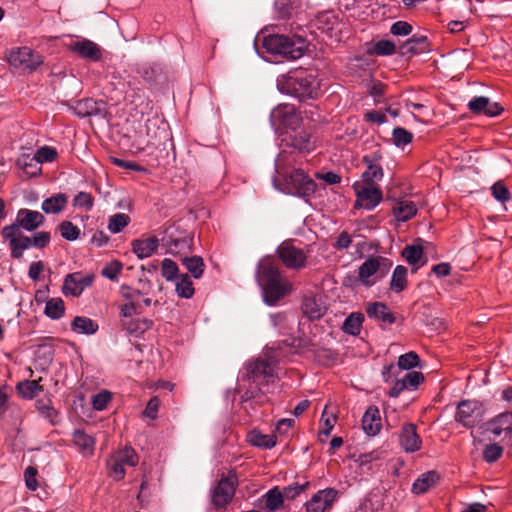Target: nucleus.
I'll use <instances>...</instances> for the list:
<instances>
[{
  "label": "nucleus",
  "mask_w": 512,
  "mask_h": 512,
  "mask_svg": "<svg viewBox=\"0 0 512 512\" xmlns=\"http://www.w3.org/2000/svg\"><path fill=\"white\" fill-rule=\"evenodd\" d=\"M256 278L262 288L266 304L273 306L293 291V284L281 275L279 267L272 257L261 259L257 266Z\"/></svg>",
  "instance_id": "obj_1"
},
{
  "label": "nucleus",
  "mask_w": 512,
  "mask_h": 512,
  "mask_svg": "<svg viewBox=\"0 0 512 512\" xmlns=\"http://www.w3.org/2000/svg\"><path fill=\"white\" fill-rule=\"evenodd\" d=\"M275 363L272 360H255L246 367V374L242 376L239 390L245 388L241 396L242 402L263 403L267 400L261 387L274 382Z\"/></svg>",
  "instance_id": "obj_2"
},
{
  "label": "nucleus",
  "mask_w": 512,
  "mask_h": 512,
  "mask_svg": "<svg viewBox=\"0 0 512 512\" xmlns=\"http://www.w3.org/2000/svg\"><path fill=\"white\" fill-rule=\"evenodd\" d=\"M282 92L299 99L316 98L319 93V82L306 70H296L284 76L278 83Z\"/></svg>",
  "instance_id": "obj_3"
},
{
  "label": "nucleus",
  "mask_w": 512,
  "mask_h": 512,
  "mask_svg": "<svg viewBox=\"0 0 512 512\" xmlns=\"http://www.w3.org/2000/svg\"><path fill=\"white\" fill-rule=\"evenodd\" d=\"M263 47L272 55H278L288 60H297L304 55L307 41L296 35L290 37L272 34L264 37Z\"/></svg>",
  "instance_id": "obj_4"
},
{
  "label": "nucleus",
  "mask_w": 512,
  "mask_h": 512,
  "mask_svg": "<svg viewBox=\"0 0 512 512\" xmlns=\"http://www.w3.org/2000/svg\"><path fill=\"white\" fill-rule=\"evenodd\" d=\"M392 261L383 256H370L358 268V279L367 287L384 278L392 267Z\"/></svg>",
  "instance_id": "obj_5"
},
{
  "label": "nucleus",
  "mask_w": 512,
  "mask_h": 512,
  "mask_svg": "<svg viewBox=\"0 0 512 512\" xmlns=\"http://www.w3.org/2000/svg\"><path fill=\"white\" fill-rule=\"evenodd\" d=\"M7 60L12 67L28 71L36 70L43 63L42 56L28 47L11 49Z\"/></svg>",
  "instance_id": "obj_6"
},
{
  "label": "nucleus",
  "mask_w": 512,
  "mask_h": 512,
  "mask_svg": "<svg viewBox=\"0 0 512 512\" xmlns=\"http://www.w3.org/2000/svg\"><path fill=\"white\" fill-rule=\"evenodd\" d=\"M237 484L234 471H230L227 476L222 477L211 492L213 505L217 508L227 505L235 494Z\"/></svg>",
  "instance_id": "obj_7"
},
{
  "label": "nucleus",
  "mask_w": 512,
  "mask_h": 512,
  "mask_svg": "<svg viewBox=\"0 0 512 512\" xmlns=\"http://www.w3.org/2000/svg\"><path fill=\"white\" fill-rule=\"evenodd\" d=\"M1 235L3 240L8 242L11 257L14 259L22 258L24 251L32 246L31 238L24 235L15 226H4Z\"/></svg>",
  "instance_id": "obj_8"
},
{
  "label": "nucleus",
  "mask_w": 512,
  "mask_h": 512,
  "mask_svg": "<svg viewBox=\"0 0 512 512\" xmlns=\"http://www.w3.org/2000/svg\"><path fill=\"white\" fill-rule=\"evenodd\" d=\"M277 254L289 269L300 270L306 266V253L301 248L294 246L291 241L282 242L277 248Z\"/></svg>",
  "instance_id": "obj_9"
},
{
  "label": "nucleus",
  "mask_w": 512,
  "mask_h": 512,
  "mask_svg": "<svg viewBox=\"0 0 512 512\" xmlns=\"http://www.w3.org/2000/svg\"><path fill=\"white\" fill-rule=\"evenodd\" d=\"M284 191L291 195L306 196L314 192V181L301 169H295L285 180Z\"/></svg>",
  "instance_id": "obj_10"
},
{
  "label": "nucleus",
  "mask_w": 512,
  "mask_h": 512,
  "mask_svg": "<svg viewBox=\"0 0 512 512\" xmlns=\"http://www.w3.org/2000/svg\"><path fill=\"white\" fill-rule=\"evenodd\" d=\"M270 118L274 126H283L290 129H295L301 122L300 114L292 104L278 105L272 110Z\"/></svg>",
  "instance_id": "obj_11"
},
{
  "label": "nucleus",
  "mask_w": 512,
  "mask_h": 512,
  "mask_svg": "<svg viewBox=\"0 0 512 512\" xmlns=\"http://www.w3.org/2000/svg\"><path fill=\"white\" fill-rule=\"evenodd\" d=\"M481 420L478 402L463 400L457 405L455 421L466 428L474 427Z\"/></svg>",
  "instance_id": "obj_12"
},
{
  "label": "nucleus",
  "mask_w": 512,
  "mask_h": 512,
  "mask_svg": "<svg viewBox=\"0 0 512 512\" xmlns=\"http://www.w3.org/2000/svg\"><path fill=\"white\" fill-rule=\"evenodd\" d=\"M44 222L45 217L39 211L22 208L18 210L16 219L10 226H15L20 231L32 232L41 227Z\"/></svg>",
  "instance_id": "obj_13"
},
{
  "label": "nucleus",
  "mask_w": 512,
  "mask_h": 512,
  "mask_svg": "<svg viewBox=\"0 0 512 512\" xmlns=\"http://www.w3.org/2000/svg\"><path fill=\"white\" fill-rule=\"evenodd\" d=\"M68 49L77 54L80 58L91 62H98L102 59L101 47L89 39H78L68 44Z\"/></svg>",
  "instance_id": "obj_14"
},
{
  "label": "nucleus",
  "mask_w": 512,
  "mask_h": 512,
  "mask_svg": "<svg viewBox=\"0 0 512 512\" xmlns=\"http://www.w3.org/2000/svg\"><path fill=\"white\" fill-rule=\"evenodd\" d=\"M356 202L354 207L366 210L374 209L383 198L382 191L374 185H365L356 190Z\"/></svg>",
  "instance_id": "obj_15"
},
{
  "label": "nucleus",
  "mask_w": 512,
  "mask_h": 512,
  "mask_svg": "<svg viewBox=\"0 0 512 512\" xmlns=\"http://www.w3.org/2000/svg\"><path fill=\"white\" fill-rule=\"evenodd\" d=\"M337 496L338 491L334 488H326L318 491L306 503V512H325L332 507Z\"/></svg>",
  "instance_id": "obj_16"
},
{
  "label": "nucleus",
  "mask_w": 512,
  "mask_h": 512,
  "mask_svg": "<svg viewBox=\"0 0 512 512\" xmlns=\"http://www.w3.org/2000/svg\"><path fill=\"white\" fill-rule=\"evenodd\" d=\"M93 282V276H82L80 273L68 274L62 286V292L68 296H79L85 288L89 287Z\"/></svg>",
  "instance_id": "obj_17"
},
{
  "label": "nucleus",
  "mask_w": 512,
  "mask_h": 512,
  "mask_svg": "<svg viewBox=\"0 0 512 512\" xmlns=\"http://www.w3.org/2000/svg\"><path fill=\"white\" fill-rule=\"evenodd\" d=\"M470 112L474 114H484L489 117L498 116L503 108L497 102H491L488 97H473L467 104Z\"/></svg>",
  "instance_id": "obj_18"
},
{
  "label": "nucleus",
  "mask_w": 512,
  "mask_h": 512,
  "mask_svg": "<svg viewBox=\"0 0 512 512\" xmlns=\"http://www.w3.org/2000/svg\"><path fill=\"white\" fill-rule=\"evenodd\" d=\"M380 159L381 155L378 152L363 157V162L367 165V169L363 172L362 178L366 185H373L383 178V169L378 163Z\"/></svg>",
  "instance_id": "obj_19"
},
{
  "label": "nucleus",
  "mask_w": 512,
  "mask_h": 512,
  "mask_svg": "<svg viewBox=\"0 0 512 512\" xmlns=\"http://www.w3.org/2000/svg\"><path fill=\"white\" fill-rule=\"evenodd\" d=\"M71 108L74 114L80 118L102 116L106 112L105 103L103 101H96L91 98L81 99Z\"/></svg>",
  "instance_id": "obj_20"
},
{
  "label": "nucleus",
  "mask_w": 512,
  "mask_h": 512,
  "mask_svg": "<svg viewBox=\"0 0 512 512\" xmlns=\"http://www.w3.org/2000/svg\"><path fill=\"white\" fill-rule=\"evenodd\" d=\"M367 316L378 322L381 326L391 325L395 322V317L388 306L383 302H373L366 307Z\"/></svg>",
  "instance_id": "obj_21"
},
{
  "label": "nucleus",
  "mask_w": 512,
  "mask_h": 512,
  "mask_svg": "<svg viewBox=\"0 0 512 512\" xmlns=\"http://www.w3.org/2000/svg\"><path fill=\"white\" fill-rule=\"evenodd\" d=\"M422 441L412 423L403 426L400 434V445L405 452H415L421 448Z\"/></svg>",
  "instance_id": "obj_22"
},
{
  "label": "nucleus",
  "mask_w": 512,
  "mask_h": 512,
  "mask_svg": "<svg viewBox=\"0 0 512 512\" xmlns=\"http://www.w3.org/2000/svg\"><path fill=\"white\" fill-rule=\"evenodd\" d=\"M382 427L380 411L376 406H369L362 417V428L368 436L377 435Z\"/></svg>",
  "instance_id": "obj_23"
},
{
  "label": "nucleus",
  "mask_w": 512,
  "mask_h": 512,
  "mask_svg": "<svg viewBox=\"0 0 512 512\" xmlns=\"http://www.w3.org/2000/svg\"><path fill=\"white\" fill-rule=\"evenodd\" d=\"M72 436L74 446L82 456L90 457L94 454L96 444L94 437L81 429H76Z\"/></svg>",
  "instance_id": "obj_24"
},
{
  "label": "nucleus",
  "mask_w": 512,
  "mask_h": 512,
  "mask_svg": "<svg viewBox=\"0 0 512 512\" xmlns=\"http://www.w3.org/2000/svg\"><path fill=\"white\" fill-rule=\"evenodd\" d=\"M487 430L498 437L503 432L509 434L512 431V412H503L495 416L487 423Z\"/></svg>",
  "instance_id": "obj_25"
},
{
  "label": "nucleus",
  "mask_w": 512,
  "mask_h": 512,
  "mask_svg": "<svg viewBox=\"0 0 512 512\" xmlns=\"http://www.w3.org/2000/svg\"><path fill=\"white\" fill-rule=\"evenodd\" d=\"M295 150L306 153L315 148V138L306 130L289 135V143Z\"/></svg>",
  "instance_id": "obj_26"
},
{
  "label": "nucleus",
  "mask_w": 512,
  "mask_h": 512,
  "mask_svg": "<svg viewBox=\"0 0 512 512\" xmlns=\"http://www.w3.org/2000/svg\"><path fill=\"white\" fill-rule=\"evenodd\" d=\"M406 262L413 267V272L426 263L423 248L420 244L406 245L401 252Z\"/></svg>",
  "instance_id": "obj_27"
},
{
  "label": "nucleus",
  "mask_w": 512,
  "mask_h": 512,
  "mask_svg": "<svg viewBox=\"0 0 512 512\" xmlns=\"http://www.w3.org/2000/svg\"><path fill=\"white\" fill-rule=\"evenodd\" d=\"M159 241L156 236H151L146 239H136L132 241V250L138 258H147L157 250Z\"/></svg>",
  "instance_id": "obj_28"
},
{
  "label": "nucleus",
  "mask_w": 512,
  "mask_h": 512,
  "mask_svg": "<svg viewBox=\"0 0 512 512\" xmlns=\"http://www.w3.org/2000/svg\"><path fill=\"white\" fill-rule=\"evenodd\" d=\"M68 204V196L65 193H56L43 200L41 209L45 214H59Z\"/></svg>",
  "instance_id": "obj_29"
},
{
  "label": "nucleus",
  "mask_w": 512,
  "mask_h": 512,
  "mask_svg": "<svg viewBox=\"0 0 512 512\" xmlns=\"http://www.w3.org/2000/svg\"><path fill=\"white\" fill-rule=\"evenodd\" d=\"M316 27L330 37L334 36V31L338 30L340 25L338 17L331 11L320 13L315 20Z\"/></svg>",
  "instance_id": "obj_30"
},
{
  "label": "nucleus",
  "mask_w": 512,
  "mask_h": 512,
  "mask_svg": "<svg viewBox=\"0 0 512 512\" xmlns=\"http://www.w3.org/2000/svg\"><path fill=\"white\" fill-rule=\"evenodd\" d=\"M417 213L416 204L407 199L398 200L393 206V215L397 221L406 222Z\"/></svg>",
  "instance_id": "obj_31"
},
{
  "label": "nucleus",
  "mask_w": 512,
  "mask_h": 512,
  "mask_svg": "<svg viewBox=\"0 0 512 512\" xmlns=\"http://www.w3.org/2000/svg\"><path fill=\"white\" fill-rule=\"evenodd\" d=\"M71 329L77 334L93 335L98 331L99 325L91 318L76 316L71 322Z\"/></svg>",
  "instance_id": "obj_32"
},
{
  "label": "nucleus",
  "mask_w": 512,
  "mask_h": 512,
  "mask_svg": "<svg viewBox=\"0 0 512 512\" xmlns=\"http://www.w3.org/2000/svg\"><path fill=\"white\" fill-rule=\"evenodd\" d=\"M439 475L435 471H429L418 477L413 485L412 492L420 495L426 493L438 481Z\"/></svg>",
  "instance_id": "obj_33"
},
{
  "label": "nucleus",
  "mask_w": 512,
  "mask_h": 512,
  "mask_svg": "<svg viewBox=\"0 0 512 512\" xmlns=\"http://www.w3.org/2000/svg\"><path fill=\"white\" fill-rule=\"evenodd\" d=\"M284 498L282 491L274 487L264 495V508L269 512H276L282 507Z\"/></svg>",
  "instance_id": "obj_34"
},
{
  "label": "nucleus",
  "mask_w": 512,
  "mask_h": 512,
  "mask_svg": "<svg viewBox=\"0 0 512 512\" xmlns=\"http://www.w3.org/2000/svg\"><path fill=\"white\" fill-rule=\"evenodd\" d=\"M408 270L403 265H397L392 273L390 289L395 293L402 292L407 287Z\"/></svg>",
  "instance_id": "obj_35"
},
{
  "label": "nucleus",
  "mask_w": 512,
  "mask_h": 512,
  "mask_svg": "<svg viewBox=\"0 0 512 512\" xmlns=\"http://www.w3.org/2000/svg\"><path fill=\"white\" fill-rule=\"evenodd\" d=\"M39 380H25L17 385L19 395L25 399H32L43 391V386L39 384Z\"/></svg>",
  "instance_id": "obj_36"
},
{
  "label": "nucleus",
  "mask_w": 512,
  "mask_h": 512,
  "mask_svg": "<svg viewBox=\"0 0 512 512\" xmlns=\"http://www.w3.org/2000/svg\"><path fill=\"white\" fill-rule=\"evenodd\" d=\"M249 442L256 447L271 449L276 445V436L254 430L249 434Z\"/></svg>",
  "instance_id": "obj_37"
},
{
  "label": "nucleus",
  "mask_w": 512,
  "mask_h": 512,
  "mask_svg": "<svg viewBox=\"0 0 512 512\" xmlns=\"http://www.w3.org/2000/svg\"><path fill=\"white\" fill-rule=\"evenodd\" d=\"M427 38L425 36H412L401 46L403 54H419L426 50Z\"/></svg>",
  "instance_id": "obj_38"
},
{
  "label": "nucleus",
  "mask_w": 512,
  "mask_h": 512,
  "mask_svg": "<svg viewBox=\"0 0 512 512\" xmlns=\"http://www.w3.org/2000/svg\"><path fill=\"white\" fill-rule=\"evenodd\" d=\"M364 315L360 312L351 313L344 321L343 331L350 335H358L361 331Z\"/></svg>",
  "instance_id": "obj_39"
},
{
  "label": "nucleus",
  "mask_w": 512,
  "mask_h": 512,
  "mask_svg": "<svg viewBox=\"0 0 512 512\" xmlns=\"http://www.w3.org/2000/svg\"><path fill=\"white\" fill-rule=\"evenodd\" d=\"M44 313L47 317L58 320L65 314V305L61 298H51L46 302Z\"/></svg>",
  "instance_id": "obj_40"
},
{
  "label": "nucleus",
  "mask_w": 512,
  "mask_h": 512,
  "mask_svg": "<svg viewBox=\"0 0 512 512\" xmlns=\"http://www.w3.org/2000/svg\"><path fill=\"white\" fill-rule=\"evenodd\" d=\"M176 281V293L181 298L189 299L194 293L193 282L187 274H182Z\"/></svg>",
  "instance_id": "obj_41"
},
{
  "label": "nucleus",
  "mask_w": 512,
  "mask_h": 512,
  "mask_svg": "<svg viewBox=\"0 0 512 512\" xmlns=\"http://www.w3.org/2000/svg\"><path fill=\"white\" fill-rule=\"evenodd\" d=\"M181 261L194 278L202 276L205 265L200 256L184 257Z\"/></svg>",
  "instance_id": "obj_42"
},
{
  "label": "nucleus",
  "mask_w": 512,
  "mask_h": 512,
  "mask_svg": "<svg viewBox=\"0 0 512 512\" xmlns=\"http://www.w3.org/2000/svg\"><path fill=\"white\" fill-rule=\"evenodd\" d=\"M302 310L309 319H319L323 313L324 308L321 304L317 303L315 298H305L302 304Z\"/></svg>",
  "instance_id": "obj_43"
},
{
  "label": "nucleus",
  "mask_w": 512,
  "mask_h": 512,
  "mask_svg": "<svg viewBox=\"0 0 512 512\" xmlns=\"http://www.w3.org/2000/svg\"><path fill=\"white\" fill-rule=\"evenodd\" d=\"M56 157L57 151L55 148L50 146H43L39 148L29 160L34 161L35 165H40L45 162H52L56 159Z\"/></svg>",
  "instance_id": "obj_44"
},
{
  "label": "nucleus",
  "mask_w": 512,
  "mask_h": 512,
  "mask_svg": "<svg viewBox=\"0 0 512 512\" xmlns=\"http://www.w3.org/2000/svg\"><path fill=\"white\" fill-rule=\"evenodd\" d=\"M130 223V217L125 213H116L110 217L108 230L117 234L120 233Z\"/></svg>",
  "instance_id": "obj_45"
},
{
  "label": "nucleus",
  "mask_w": 512,
  "mask_h": 512,
  "mask_svg": "<svg viewBox=\"0 0 512 512\" xmlns=\"http://www.w3.org/2000/svg\"><path fill=\"white\" fill-rule=\"evenodd\" d=\"M114 457L124 466L133 467L138 463V456L131 447H125L119 450Z\"/></svg>",
  "instance_id": "obj_46"
},
{
  "label": "nucleus",
  "mask_w": 512,
  "mask_h": 512,
  "mask_svg": "<svg viewBox=\"0 0 512 512\" xmlns=\"http://www.w3.org/2000/svg\"><path fill=\"white\" fill-rule=\"evenodd\" d=\"M385 458V451L383 450H373L368 453L360 454L356 460L360 467H367L371 469L370 464L375 461H379Z\"/></svg>",
  "instance_id": "obj_47"
},
{
  "label": "nucleus",
  "mask_w": 512,
  "mask_h": 512,
  "mask_svg": "<svg viewBox=\"0 0 512 512\" xmlns=\"http://www.w3.org/2000/svg\"><path fill=\"white\" fill-rule=\"evenodd\" d=\"M58 228L61 236L68 241H75L80 235L79 227L70 221L61 222Z\"/></svg>",
  "instance_id": "obj_48"
},
{
  "label": "nucleus",
  "mask_w": 512,
  "mask_h": 512,
  "mask_svg": "<svg viewBox=\"0 0 512 512\" xmlns=\"http://www.w3.org/2000/svg\"><path fill=\"white\" fill-rule=\"evenodd\" d=\"M178 272V266L173 260L165 258L162 261L161 274L167 281H175L178 279Z\"/></svg>",
  "instance_id": "obj_49"
},
{
  "label": "nucleus",
  "mask_w": 512,
  "mask_h": 512,
  "mask_svg": "<svg viewBox=\"0 0 512 512\" xmlns=\"http://www.w3.org/2000/svg\"><path fill=\"white\" fill-rule=\"evenodd\" d=\"M419 361L420 359L417 353L414 351H410L399 356L397 365L402 370H410L412 368L419 366Z\"/></svg>",
  "instance_id": "obj_50"
},
{
  "label": "nucleus",
  "mask_w": 512,
  "mask_h": 512,
  "mask_svg": "<svg viewBox=\"0 0 512 512\" xmlns=\"http://www.w3.org/2000/svg\"><path fill=\"white\" fill-rule=\"evenodd\" d=\"M112 400V393L108 390H102L92 397V407L97 411L106 409L108 403Z\"/></svg>",
  "instance_id": "obj_51"
},
{
  "label": "nucleus",
  "mask_w": 512,
  "mask_h": 512,
  "mask_svg": "<svg viewBox=\"0 0 512 512\" xmlns=\"http://www.w3.org/2000/svg\"><path fill=\"white\" fill-rule=\"evenodd\" d=\"M39 413L47 418L53 425L57 423V411L50 405L49 401L38 400L36 403Z\"/></svg>",
  "instance_id": "obj_52"
},
{
  "label": "nucleus",
  "mask_w": 512,
  "mask_h": 512,
  "mask_svg": "<svg viewBox=\"0 0 512 512\" xmlns=\"http://www.w3.org/2000/svg\"><path fill=\"white\" fill-rule=\"evenodd\" d=\"M373 52L378 56H389L396 52V45L390 40H380L374 44Z\"/></svg>",
  "instance_id": "obj_53"
},
{
  "label": "nucleus",
  "mask_w": 512,
  "mask_h": 512,
  "mask_svg": "<svg viewBox=\"0 0 512 512\" xmlns=\"http://www.w3.org/2000/svg\"><path fill=\"white\" fill-rule=\"evenodd\" d=\"M320 422L323 426L320 433L323 434L325 437H328L331 434L336 423V416L334 415V413H328L327 407H325Z\"/></svg>",
  "instance_id": "obj_54"
},
{
  "label": "nucleus",
  "mask_w": 512,
  "mask_h": 512,
  "mask_svg": "<svg viewBox=\"0 0 512 512\" xmlns=\"http://www.w3.org/2000/svg\"><path fill=\"white\" fill-rule=\"evenodd\" d=\"M493 197L501 202L506 203L511 199V193L503 182L498 181L491 187Z\"/></svg>",
  "instance_id": "obj_55"
},
{
  "label": "nucleus",
  "mask_w": 512,
  "mask_h": 512,
  "mask_svg": "<svg viewBox=\"0 0 512 512\" xmlns=\"http://www.w3.org/2000/svg\"><path fill=\"white\" fill-rule=\"evenodd\" d=\"M392 136L395 145L398 147L409 144L413 139L412 133L402 127L395 128L393 130Z\"/></svg>",
  "instance_id": "obj_56"
},
{
  "label": "nucleus",
  "mask_w": 512,
  "mask_h": 512,
  "mask_svg": "<svg viewBox=\"0 0 512 512\" xmlns=\"http://www.w3.org/2000/svg\"><path fill=\"white\" fill-rule=\"evenodd\" d=\"M161 241L167 248V252L171 254H178L182 249L189 247L188 241L186 239L168 240L166 237H163Z\"/></svg>",
  "instance_id": "obj_57"
},
{
  "label": "nucleus",
  "mask_w": 512,
  "mask_h": 512,
  "mask_svg": "<svg viewBox=\"0 0 512 512\" xmlns=\"http://www.w3.org/2000/svg\"><path fill=\"white\" fill-rule=\"evenodd\" d=\"M503 454V448L498 444L487 445L483 450V459L488 463L497 461Z\"/></svg>",
  "instance_id": "obj_58"
},
{
  "label": "nucleus",
  "mask_w": 512,
  "mask_h": 512,
  "mask_svg": "<svg viewBox=\"0 0 512 512\" xmlns=\"http://www.w3.org/2000/svg\"><path fill=\"white\" fill-rule=\"evenodd\" d=\"M402 380L407 386V390H414L424 381V376L421 372L411 371L406 373Z\"/></svg>",
  "instance_id": "obj_59"
},
{
  "label": "nucleus",
  "mask_w": 512,
  "mask_h": 512,
  "mask_svg": "<svg viewBox=\"0 0 512 512\" xmlns=\"http://www.w3.org/2000/svg\"><path fill=\"white\" fill-rule=\"evenodd\" d=\"M32 156L23 154L17 161L19 167H21L27 174L36 175L40 173V165H35L34 161H30Z\"/></svg>",
  "instance_id": "obj_60"
},
{
  "label": "nucleus",
  "mask_w": 512,
  "mask_h": 512,
  "mask_svg": "<svg viewBox=\"0 0 512 512\" xmlns=\"http://www.w3.org/2000/svg\"><path fill=\"white\" fill-rule=\"evenodd\" d=\"M73 206L76 208H84L89 211L93 207V197L90 193L79 192L73 199Z\"/></svg>",
  "instance_id": "obj_61"
},
{
  "label": "nucleus",
  "mask_w": 512,
  "mask_h": 512,
  "mask_svg": "<svg viewBox=\"0 0 512 512\" xmlns=\"http://www.w3.org/2000/svg\"><path fill=\"white\" fill-rule=\"evenodd\" d=\"M109 475L116 481H119L125 476V466L121 464L114 456L108 462Z\"/></svg>",
  "instance_id": "obj_62"
},
{
  "label": "nucleus",
  "mask_w": 512,
  "mask_h": 512,
  "mask_svg": "<svg viewBox=\"0 0 512 512\" xmlns=\"http://www.w3.org/2000/svg\"><path fill=\"white\" fill-rule=\"evenodd\" d=\"M308 485H309L308 482H305L304 484L293 483V484L285 487L283 489L282 493L284 494V497L286 499L293 500L297 496H299L302 492H304L305 489L308 487Z\"/></svg>",
  "instance_id": "obj_63"
},
{
  "label": "nucleus",
  "mask_w": 512,
  "mask_h": 512,
  "mask_svg": "<svg viewBox=\"0 0 512 512\" xmlns=\"http://www.w3.org/2000/svg\"><path fill=\"white\" fill-rule=\"evenodd\" d=\"M122 267L123 265L121 262L116 260L112 261L102 269V275L110 280H116L122 270Z\"/></svg>",
  "instance_id": "obj_64"
}]
</instances>
